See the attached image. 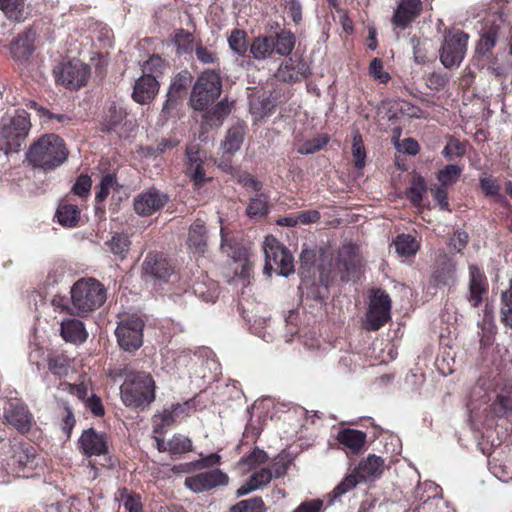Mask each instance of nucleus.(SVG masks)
<instances>
[{
    "label": "nucleus",
    "instance_id": "f257e3e1",
    "mask_svg": "<svg viewBox=\"0 0 512 512\" xmlns=\"http://www.w3.org/2000/svg\"><path fill=\"white\" fill-rule=\"evenodd\" d=\"M67 158V150L63 140L56 134H45L39 137L29 148L28 161L43 170H52L60 166Z\"/></svg>",
    "mask_w": 512,
    "mask_h": 512
},
{
    "label": "nucleus",
    "instance_id": "f03ea898",
    "mask_svg": "<svg viewBox=\"0 0 512 512\" xmlns=\"http://www.w3.org/2000/svg\"><path fill=\"white\" fill-rule=\"evenodd\" d=\"M70 313L84 316L98 309L106 300L104 286L94 278H83L71 287Z\"/></svg>",
    "mask_w": 512,
    "mask_h": 512
},
{
    "label": "nucleus",
    "instance_id": "7ed1b4c3",
    "mask_svg": "<svg viewBox=\"0 0 512 512\" xmlns=\"http://www.w3.org/2000/svg\"><path fill=\"white\" fill-rule=\"evenodd\" d=\"M121 399L129 407L148 406L155 399L154 380L145 372L129 374L121 385Z\"/></svg>",
    "mask_w": 512,
    "mask_h": 512
},
{
    "label": "nucleus",
    "instance_id": "20e7f679",
    "mask_svg": "<svg viewBox=\"0 0 512 512\" xmlns=\"http://www.w3.org/2000/svg\"><path fill=\"white\" fill-rule=\"evenodd\" d=\"M31 128L29 114L25 110H15L5 114L0 120V144L13 151L19 148Z\"/></svg>",
    "mask_w": 512,
    "mask_h": 512
},
{
    "label": "nucleus",
    "instance_id": "39448f33",
    "mask_svg": "<svg viewBox=\"0 0 512 512\" xmlns=\"http://www.w3.org/2000/svg\"><path fill=\"white\" fill-rule=\"evenodd\" d=\"M221 91L220 74L214 70H205L199 75L193 86L189 104L196 111H204L221 95Z\"/></svg>",
    "mask_w": 512,
    "mask_h": 512
},
{
    "label": "nucleus",
    "instance_id": "423d86ee",
    "mask_svg": "<svg viewBox=\"0 0 512 512\" xmlns=\"http://www.w3.org/2000/svg\"><path fill=\"white\" fill-rule=\"evenodd\" d=\"M265 255L264 273L268 276L275 270L280 276L294 273V259L286 247L274 236H267L263 243Z\"/></svg>",
    "mask_w": 512,
    "mask_h": 512
},
{
    "label": "nucleus",
    "instance_id": "0eeeda50",
    "mask_svg": "<svg viewBox=\"0 0 512 512\" xmlns=\"http://www.w3.org/2000/svg\"><path fill=\"white\" fill-rule=\"evenodd\" d=\"M7 453V466L19 477H31L42 461L36 449L29 444H11Z\"/></svg>",
    "mask_w": 512,
    "mask_h": 512
},
{
    "label": "nucleus",
    "instance_id": "6e6552de",
    "mask_svg": "<svg viewBox=\"0 0 512 512\" xmlns=\"http://www.w3.org/2000/svg\"><path fill=\"white\" fill-rule=\"evenodd\" d=\"M383 472V460L375 455H370L362 460L353 473L347 475L335 488V497H340L352 490L360 482L373 481Z\"/></svg>",
    "mask_w": 512,
    "mask_h": 512
},
{
    "label": "nucleus",
    "instance_id": "1a4fd4ad",
    "mask_svg": "<svg viewBox=\"0 0 512 512\" xmlns=\"http://www.w3.org/2000/svg\"><path fill=\"white\" fill-rule=\"evenodd\" d=\"M468 35L460 30L447 31L440 49V61L446 68L458 67L465 58Z\"/></svg>",
    "mask_w": 512,
    "mask_h": 512
},
{
    "label": "nucleus",
    "instance_id": "9d476101",
    "mask_svg": "<svg viewBox=\"0 0 512 512\" xmlns=\"http://www.w3.org/2000/svg\"><path fill=\"white\" fill-rule=\"evenodd\" d=\"M390 310L391 299L389 295L380 289L373 290L366 312L365 328L370 331L380 329L390 320Z\"/></svg>",
    "mask_w": 512,
    "mask_h": 512
},
{
    "label": "nucleus",
    "instance_id": "9b49d317",
    "mask_svg": "<svg viewBox=\"0 0 512 512\" xmlns=\"http://www.w3.org/2000/svg\"><path fill=\"white\" fill-rule=\"evenodd\" d=\"M143 320L135 315L123 319L116 328V336L121 348L135 351L143 343Z\"/></svg>",
    "mask_w": 512,
    "mask_h": 512
},
{
    "label": "nucleus",
    "instance_id": "f8f14e48",
    "mask_svg": "<svg viewBox=\"0 0 512 512\" xmlns=\"http://www.w3.org/2000/svg\"><path fill=\"white\" fill-rule=\"evenodd\" d=\"M360 267V255L357 246L347 243L338 250L335 258L334 271L343 281L353 279Z\"/></svg>",
    "mask_w": 512,
    "mask_h": 512
},
{
    "label": "nucleus",
    "instance_id": "ddd939ff",
    "mask_svg": "<svg viewBox=\"0 0 512 512\" xmlns=\"http://www.w3.org/2000/svg\"><path fill=\"white\" fill-rule=\"evenodd\" d=\"M89 76V67L78 60L63 63L55 70L57 83L73 89L84 86Z\"/></svg>",
    "mask_w": 512,
    "mask_h": 512
},
{
    "label": "nucleus",
    "instance_id": "4468645a",
    "mask_svg": "<svg viewBox=\"0 0 512 512\" xmlns=\"http://www.w3.org/2000/svg\"><path fill=\"white\" fill-rule=\"evenodd\" d=\"M229 476L219 468L203 471L185 479L184 485L194 493H203L219 486H225Z\"/></svg>",
    "mask_w": 512,
    "mask_h": 512
},
{
    "label": "nucleus",
    "instance_id": "2eb2a0df",
    "mask_svg": "<svg viewBox=\"0 0 512 512\" xmlns=\"http://www.w3.org/2000/svg\"><path fill=\"white\" fill-rule=\"evenodd\" d=\"M4 418L21 433L28 432L34 423L32 413L19 399L8 401L4 407Z\"/></svg>",
    "mask_w": 512,
    "mask_h": 512
},
{
    "label": "nucleus",
    "instance_id": "dca6fc26",
    "mask_svg": "<svg viewBox=\"0 0 512 512\" xmlns=\"http://www.w3.org/2000/svg\"><path fill=\"white\" fill-rule=\"evenodd\" d=\"M168 198L162 192L150 189L134 198L133 206L135 212L140 216H149L159 211L167 202Z\"/></svg>",
    "mask_w": 512,
    "mask_h": 512
},
{
    "label": "nucleus",
    "instance_id": "f3484780",
    "mask_svg": "<svg viewBox=\"0 0 512 512\" xmlns=\"http://www.w3.org/2000/svg\"><path fill=\"white\" fill-rule=\"evenodd\" d=\"M432 281L437 287H451L456 283V263L446 254H439L436 259Z\"/></svg>",
    "mask_w": 512,
    "mask_h": 512
},
{
    "label": "nucleus",
    "instance_id": "a211bd4d",
    "mask_svg": "<svg viewBox=\"0 0 512 512\" xmlns=\"http://www.w3.org/2000/svg\"><path fill=\"white\" fill-rule=\"evenodd\" d=\"M173 273L169 262L158 254H148L142 264V275L145 279L166 280Z\"/></svg>",
    "mask_w": 512,
    "mask_h": 512
},
{
    "label": "nucleus",
    "instance_id": "6ab92c4d",
    "mask_svg": "<svg viewBox=\"0 0 512 512\" xmlns=\"http://www.w3.org/2000/svg\"><path fill=\"white\" fill-rule=\"evenodd\" d=\"M421 0H401L392 17L393 24L401 29L406 28L421 12Z\"/></svg>",
    "mask_w": 512,
    "mask_h": 512
},
{
    "label": "nucleus",
    "instance_id": "aec40b11",
    "mask_svg": "<svg viewBox=\"0 0 512 512\" xmlns=\"http://www.w3.org/2000/svg\"><path fill=\"white\" fill-rule=\"evenodd\" d=\"M159 91V83L154 76L143 74L134 85L132 97L140 104L152 101Z\"/></svg>",
    "mask_w": 512,
    "mask_h": 512
},
{
    "label": "nucleus",
    "instance_id": "412c9836",
    "mask_svg": "<svg viewBox=\"0 0 512 512\" xmlns=\"http://www.w3.org/2000/svg\"><path fill=\"white\" fill-rule=\"evenodd\" d=\"M79 444L83 453L87 456L102 455L107 452L105 435L96 432L93 428L85 430L82 433Z\"/></svg>",
    "mask_w": 512,
    "mask_h": 512
},
{
    "label": "nucleus",
    "instance_id": "4be33fe9",
    "mask_svg": "<svg viewBox=\"0 0 512 512\" xmlns=\"http://www.w3.org/2000/svg\"><path fill=\"white\" fill-rule=\"evenodd\" d=\"M469 301L473 307H478L482 302L483 295L487 293V280L484 273L476 265L469 266Z\"/></svg>",
    "mask_w": 512,
    "mask_h": 512
},
{
    "label": "nucleus",
    "instance_id": "5701e85b",
    "mask_svg": "<svg viewBox=\"0 0 512 512\" xmlns=\"http://www.w3.org/2000/svg\"><path fill=\"white\" fill-rule=\"evenodd\" d=\"M36 32L33 29H27L18 37L11 45V53L13 57L20 62H26L34 51V42Z\"/></svg>",
    "mask_w": 512,
    "mask_h": 512
},
{
    "label": "nucleus",
    "instance_id": "b1692460",
    "mask_svg": "<svg viewBox=\"0 0 512 512\" xmlns=\"http://www.w3.org/2000/svg\"><path fill=\"white\" fill-rule=\"evenodd\" d=\"M338 442L353 454H358L365 445L366 434L360 430L345 428L337 434Z\"/></svg>",
    "mask_w": 512,
    "mask_h": 512
},
{
    "label": "nucleus",
    "instance_id": "393cba45",
    "mask_svg": "<svg viewBox=\"0 0 512 512\" xmlns=\"http://www.w3.org/2000/svg\"><path fill=\"white\" fill-rule=\"evenodd\" d=\"M60 334L65 341L72 343H83L88 337L83 322L78 319L63 320L60 325Z\"/></svg>",
    "mask_w": 512,
    "mask_h": 512
},
{
    "label": "nucleus",
    "instance_id": "a878e982",
    "mask_svg": "<svg viewBox=\"0 0 512 512\" xmlns=\"http://www.w3.org/2000/svg\"><path fill=\"white\" fill-rule=\"evenodd\" d=\"M187 245L192 253L203 254L205 252L207 232L202 221L197 220L190 226Z\"/></svg>",
    "mask_w": 512,
    "mask_h": 512
},
{
    "label": "nucleus",
    "instance_id": "bb28decb",
    "mask_svg": "<svg viewBox=\"0 0 512 512\" xmlns=\"http://www.w3.org/2000/svg\"><path fill=\"white\" fill-rule=\"evenodd\" d=\"M500 25L495 23L486 22L482 30L481 37L476 46V53L478 55H486L495 47Z\"/></svg>",
    "mask_w": 512,
    "mask_h": 512
},
{
    "label": "nucleus",
    "instance_id": "cd10ccee",
    "mask_svg": "<svg viewBox=\"0 0 512 512\" xmlns=\"http://www.w3.org/2000/svg\"><path fill=\"white\" fill-rule=\"evenodd\" d=\"M272 478V471L267 468H262L254 472L250 476L249 480L237 489L236 495L241 497L249 494L252 491L258 490L269 484Z\"/></svg>",
    "mask_w": 512,
    "mask_h": 512
},
{
    "label": "nucleus",
    "instance_id": "c85d7f7f",
    "mask_svg": "<svg viewBox=\"0 0 512 512\" xmlns=\"http://www.w3.org/2000/svg\"><path fill=\"white\" fill-rule=\"evenodd\" d=\"M309 74V67L303 63L286 62L278 68L276 77L285 82H296L305 78Z\"/></svg>",
    "mask_w": 512,
    "mask_h": 512
},
{
    "label": "nucleus",
    "instance_id": "c756f323",
    "mask_svg": "<svg viewBox=\"0 0 512 512\" xmlns=\"http://www.w3.org/2000/svg\"><path fill=\"white\" fill-rule=\"evenodd\" d=\"M245 128L243 124H236L231 127L222 143L223 154L232 155L238 151L243 143Z\"/></svg>",
    "mask_w": 512,
    "mask_h": 512
},
{
    "label": "nucleus",
    "instance_id": "7c9ffc66",
    "mask_svg": "<svg viewBox=\"0 0 512 512\" xmlns=\"http://www.w3.org/2000/svg\"><path fill=\"white\" fill-rule=\"evenodd\" d=\"M479 182L485 196L492 197L496 202L503 206L509 205L507 199L501 194V185L496 178L491 175H485L480 177Z\"/></svg>",
    "mask_w": 512,
    "mask_h": 512
},
{
    "label": "nucleus",
    "instance_id": "2f4dec72",
    "mask_svg": "<svg viewBox=\"0 0 512 512\" xmlns=\"http://www.w3.org/2000/svg\"><path fill=\"white\" fill-rule=\"evenodd\" d=\"M105 245L114 256L123 260L130 250L131 240L124 233H115L111 239L105 242Z\"/></svg>",
    "mask_w": 512,
    "mask_h": 512
},
{
    "label": "nucleus",
    "instance_id": "473e14b6",
    "mask_svg": "<svg viewBox=\"0 0 512 512\" xmlns=\"http://www.w3.org/2000/svg\"><path fill=\"white\" fill-rule=\"evenodd\" d=\"M250 52L255 60H265L274 52L273 37L259 36L250 44Z\"/></svg>",
    "mask_w": 512,
    "mask_h": 512
},
{
    "label": "nucleus",
    "instance_id": "72a5a7b5",
    "mask_svg": "<svg viewBox=\"0 0 512 512\" xmlns=\"http://www.w3.org/2000/svg\"><path fill=\"white\" fill-rule=\"evenodd\" d=\"M193 77L187 70L181 71L173 78L167 94L180 100L186 95L187 88L190 86Z\"/></svg>",
    "mask_w": 512,
    "mask_h": 512
},
{
    "label": "nucleus",
    "instance_id": "f704fd0d",
    "mask_svg": "<svg viewBox=\"0 0 512 512\" xmlns=\"http://www.w3.org/2000/svg\"><path fill=\"white\" fill-rule=\"evenodd\" d=\"M397 254L401 257H410L416 254L420 244L417 239L410 234H400L393 241Z\"/></svg>",
    "mask_w": 512,
    "mask_h": 512
},
{
    "label": "nucleus",
    "instance_id": "c9c22d12",
    "mask_svg": "<svg viewBox=\"0 0 512 512\" xmlns=\"http://www.w3.org/2000/svg\"><path fill=\"white\" fill-rule=\"evenodd\" d=\"M56 216L58 222L66 227H73L77 224L80 218V210L77 205L69 203H61L58 206Z\"/></svg>",
    "mask_w": 512,
    "mask_h": 512
},
{
    "label": "nucleus",
    "instance_id": "e433bc0d",
    "mask_svg": "<svg viewBox=\"0 0 512 512\" xmlns=\"http://www.w3.org/2000/svg\"><path fill=\"white\" fill-rule=\"evenodd\" d=\"M220 459L221 457L219 454L213 453L194 462L174 466L173 471L189 473L195 469H205L213 467L220 464Z\"/></svg>",
    "mask_w": 512,
    "mask_h": 512
},
{
    "label": "nucleus",
    "instance_id": "4c0bfd02",
    "mask_svg": "<svg viewBox=\"0 0 512 512\" xmlns=\"http://www.w3.org/2000/svg\"><path fill=\"white\" fill-rule=\"evenodd\" d=\"M189 409V404L185 403H177L172 405L170 409H164L161 414H159L158 418L161 420V423L157 426L162 428L165 426L173 425L177 419L184 417L187 414Z\"/></svg>",
    "mask_w": 512,
    "mask_h": 512
},
{
    "label": "nucleus",
    "instance_id": "58836bf2",
    "mask_svg": "<svg viewBox=\"0 0 512 512\" xmlns=\"http://www.w3.org/2000/svg\"><path fill=\"white\" fill-rule=\"evenodd\" d=\"M0 9L10 20L20 22L25 19V0H0Z\"/></svg>",
    "mask_w": 512,
    "mask_h": 512
},
{
    "label": "nucleus",
    "instance_id": "ea45409f",
    "mask_svg": "<svg viewBox=\"0 0 512 512\" xmlns=\"http://www.w3.org/2000/svg\"><path fill=\"white\" fill-rule=\"evenodd\" d=\"M116 500L123 506L126 512H142V504L139 495L127 490L119 489L116 494Z\"/></svg>",
    "mask_w": 512,
    "mask_h": 512
},
{
    "label": "nucleus",
    "instance_id": "a19ab883",
    "mask_svg": "<svg viewBox=\"0 0 512 512\" xmlns=\"http://www.w3.org/2000/svg\"><path fill=\"white\" fill-rule=\"evenodd\" d=\"M295 36L290 31H281L273 38L274 51L280 56L289 55L295 46Z\"/></svg>",
    "mask_w": 512,
    "mask_h": 512
},
{
    "label": "nucleus",
    "instance_id": "79ce46f5",
    "mask_svg": "<svg viewBox=\"0 0 512 512\" xmlns=\"http://www.w3.org/2000/svg\"><path fill=\"white\" fill-rule=\"evenodd\" d=\"M125 116L126 112L122 107L112 105L104 118L102 129L107 132L112 131L122 122Z\"/></svg>",
    "mask_w": 512,
    "mask_h": 512
},
{
    "label": "nucleus",
    "instance_id": "37998d69",
    "mask_svg": "<svg viewBox=\"0 0 512 512\" xmlns=\"http://www.w3.org/2000/svg\"><path fill=\"white\" fill-rule=\"evenodd\" d=\"M427 191V185L423 177L417 176L413 178L410 188L407 190V198L416 206L420 205L423 195Z\"/></svg>",
    "mask_w": 512,
    "mask_h": 512
},
{
    "label": "nucleus",
    "instance_id": "c03bdc74",
    "mask_svg": "<svg viewBox=\"0 0 512 512\" xmlns=\"http://www.w3.org/2000/svg\"><path fill=\"white\" fill-rule=\"evenodd\" d=\"M462 173V168L458 165H446L437 173V179L441 186L448 188L456 183Z\"/></svg>",
    "mask_w": 512,
    "mask_h": 512
},
{
    "label": "nucleus",
    "instance_id": "a18cd8bd",
    "mask_svg": "<svg viewBox=\"0 0 512 512\" xmlns=\"http://www.w3.org/2000/svg\"><path fill=\"white\" fill-rule=\"evenodd\" d=\"M172 42L176 45L178 53H187L193 49L194 37L190 32L178 29L172 37Z\"/></svg>",
    "mask_w": 512,
    "mask_h": 512
},
{
    "label": "nucleus",
    "instance_id": "49530a36",
    "mask_svg": "<svg viewBox=\"0 0 512 512\" xmlns=\"http://www.w3.org/2000/svg\"><path fill=\"white\" fill-rule=\"evenodd\" d=\"M492 411L498 417L506 416L512 412V394L510 392L498 394L492 404Z\"/></svg>",
    "mask_w": 512,
    "mask_h": 512
},
{
    "label": "nucleus",
    "instance_id": "de8ad7c7",
    "mask_svg": "<svg viewBox=\"0 0 512 512\" xmlns=\"http://www.w3.org/2000/svg\"><path fill=\"white\" fill-rule=\"evenodd\" d=\"M228 44L230 49L236 54H244L248 48L246 32L240 29H234L228 37Z\"/></svg>",
    "mask_w": 512,
    "mask_h": 512
},
{
    "label": "nucleus",
    "instance_id": "09e8293b",
    "mask_svg": "<svg viewBox=\"0 0 512 512\" xmlns=\"http://www.w3.org/2000/svg\"><path fill=\"white\" fill-rule=\"evenodd\" d=\"M268 211V198L264 194L256 195L251 198L247 206V214L250 217L264 216Z\"/></svg>",
    "mask_w": 512,
    "mask_h": 512
},
{
    "label": "nucleus",
    "instance_id": "8fccbe9b",
    "mask_svg": "<svg viewBox=\"0 0 512 512\" xmlns=\"http://www.w3.org/2000/svg\"><path fill=\"white\" fill-rule=\"evenodd\" d=\"M230 512H265V504L261 497L242 500L234 505Z\"/></svg>",
    "mask_w": 512,
    "mask_h": 512
},
{
    "label": "nucleus",
    "instance_id": "3c124183",
    "mask_svg": "<svg viewBox=\"0 0 512 512\" xmlns=\"http://www.w3.org/2000/svg\"><path fill=\"white\" fill-rule=\"evenodd\" d=\"M192 450L191 440L183 435H175L168 441V452L180 454Z\"/></svg>",
    "mask_w": 512,
    "mask_h": 512
},
{
    "label": "nucleus",
    "instance_id": "603ef678",
    "mask_svg": "<svg viewBox=\"0 0 512 512\" xmlns=\"http://www.w3.org/2000/svg\"><path fill=\"white\" fill-rule=\"evenodd\" d=\"M352 155L355 159V166L362 168L365 165L366 152L362 137L358 131L353 135Z\"/></svg>",
    "mask_w": 512,
    "mask_h": 512
},
{
    "label": "nucleus",
    "instance_id": "864d4df0",
    "mask_svg": "<svg viewBox=\"0 0 512 512\" xmlns=\"http://www.w3.org/2000/svg\"><path fill=\"white\" fill-rule=\"evenodd\" d=\"M165 68L164 60L158 55H152L143 64V74L152 75L157 80L163 74Z\"/></svg>",
    "mask_w": 512,
    "mask_h": 512
},
{
    "label": "nucleus",
    "instance_id": "5fc2aeb1",
    "mask_svg": "<svg viewBox=\"0 0 512 512\" xmlns=\"http://www.w3.org/2000/svg\"><path fill=\"white\" fill-rule=\"evenodd\" d=\"M182 100L175 98L170 95H166V100L163 103L160 118L163 122H166L170 118H173L177 114V109L181 104Z\"/></svg>",
    "mask_w": 512,
    "mask_h": 512
},
{
    "label": "nucleus",
    "instance_id": "6e6d98bb",
    "mask_svg": "<svg viewBox=\"0 0 512 512\" xmlns=\"http://www.w3.org/2000/svg\"><path fill=\"white\" fill-rule=\"evenodd\" d=\"M466 152L465 145L456 139H450L444 147L442 154L447 159L462 157Z\"/></svg>",
    "mask_w": 512,
    "mask_h": 512
},
{
    "label": "nucleus",
    "instance_id": "4d7b16f0",
    "mask_svg": "<svg viewBox=\"0 0 512 512\" xmlns=\"http://www.w3.org/2000/svg\"><path fill=\"white\" fill-rule=\"evenodd\" d=\"M327 142L328 138L326 136H318L312 140L306 141L299 149V152L301 154H313L324 147Z\"/></svg>",
    "mask_w": 512,
    "mask_h": 512
},
{
    "label": "nucleus",
    "instance_id": "13d9d810",
    "mask_svg": "<svg viewBox=\"0 0 512 512\" xmlns=\"http://www.w3.org/2000/svg\"><path fill=\"white\" fill-rule=\"evenodd\" d=\"M114 184L115 177L112 174H107L103 176L99 185V191L96 193V201H104L110 193V190L114 186Z\"/></svg>",
    "mask_w": 512,
    "mask_h": 512
},
{
    "label": "nucleus",
    "instance_id": "bf43d9fd",
    "mask_svg": "<svg viewBox=\"0 0 512 512\" xmlns=\"http://www.w3.org/2000/svg\"><path fill=\"white\" fill-rule=\"evenodd\" d=\"M396 107L402 115L408 116L410 118L423 117V111L419 107L411 104L408 101H405V100L397 101Z\"/></svg>",
    "mask_w": 512,
    "mask_h": 512
},
{
    "label": "nucleus",
    "instance_id": "052dcab7",
    "mask_svg": "<svg viewBox=\"0 0 512 512\" xmlns=\"http://www.w3.org/2000/svg\"><path fill=\"white\" fill-rule=\"evenodd\" d=\"M370 74L380 83H386L390 79V75L383 70V63L380 59L374 58L369 66Z\"/></svg>",
    "mask_w": 512,
    "mask_h": 512
},
{
    "label": "nucleus",
    "instance_id": "680f3d73",
    "mask_svg": "<svg viewBox=\"0 0 512 512\" xmlns=\"http://www.w3.org/2000/svg\"><path fill=\"white\" fill-rule=\"evenodd\" d=\"M430 192L434 200L438 203L442 210H449V202L446 187L441 185H434L430 188Z\"/></svg>",
    "mask_w": 512,
    "mask_h": 512
},
{
    "label": "nucleus",
    "instance_id": "e2e57ef3",
    "mask_svg": "<svg viewBox=\"0 0 512 512\" xmlns=\"http://www.w3.org/2000/svg\"><path fill=\"white\" fill-rule=\"evenodd\" d=\"M187 175L193 179L195 185H200L206 180L205 172L202 169V160L196 163L188 162Z\"/></svg>",
    "mask_w": 512,
    "mask_h": 512
},
{
    "label": "nucleus",
    "instance_id": "0e129e2a",
    "mask_svg": "<svg viewBox=\"0 0 512 512\" xmlns=\"http://www.w3.org/2000/svg\"><path fill=\"white\" fill-rule=\"evenodd\" d=\"M302 9V4L299 0H289L286 2L285 10L295 25H299L302 22Z\"/></svg>",
    "mask_w": 512,
    "mask_h": 512
},
{
    "label": "nucleus",
    "instance_id": "69168bd1",
    "mask_svg": "<svg viewBox=\"0 0 512 512\" xmlns=\"http://www.w3.org/2000/svg\"><path fill=\"white\" fill-rule=\"evenodd\" d=\"M92 186V181L87 175H80L73 186L74 194L85 197L89 194Z\"/></svg>",
    "mask_w": 512,
    "mask_h": 512
},
{
    "label": "nucleus",
    "instance_id": "338daca9",
    "mask_svg": "<svg viewBox=\"0 0 512 512\" xmlns=\"http://www.w3.org/2000/svg\"><path fill=\"white\" fill-rule=\"evenodd\" d=\"M62 391H67L68 393L75 395L80 400L86 402L88 396L87 386L84 384L81 385H72L70 383H61L59 387Z\"/></svg>",
    "mask_w": 512,
    "mask_h": 512
},
{
    "label": "nucleus",
    "instance_id": "774afa93",
    "mask_svg": "<svg viewBox=\"0 0 512 512\" xmlns=\"http://www.w3.org/2000/svg\"><path fill=\"white\" fill-rule=\"evenodd\" d=\"M323 505L324 503L321 499H312L302 502L292 512H321Z\"/></svg>",
    "mask_w": 512,
    "mask_h": 512
}]
</instances>
